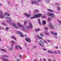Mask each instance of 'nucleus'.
<instances>
[{
    "instance_id": "13",
    "label": "nucleus",
    "mask_w": 61,
    "mask_h": 61,
    "mask_svg": "<svg viewBox=\"0 0 61 61\" xmlns=\"http://www.w3.org/2000/svg\"><path fill=\"white\" fill-rule=\"evenodd\" d=\"M11 39H14L16 41V38L14 36H11Z\"/></svg>"
},
{
    "instance_id": "2",
    "label": "nucleus",
    "mask_w": 61,
    "mask_h": 61,
    "mask_svg": "<svg viewBox=\"0 0 61 61\" xmlns=\"http://www.w3.org/2000/svg\"><path fill=\"white\" fill-rule=\"evenodd\" d=\"M42 15V14L40 13L38 14H35L34 15V17H31L30 19H34L36 18H39V17H40Z\"/></svg>"
},
{
    "instance_id": "59",
    "label": "nucleus",
    "mask_w": 61,
    "mask_h": 61,
    "mask_svg": "<svg viewBox=\"0 0 61 61\" xmlns=\"http://www.w3.org/2000/svg\"><path fill=\"white\" fill-rule=\"evenodd\" d=\"M34 61H37V60H34Z\"/></svg>"
},
{
    "instance_id": "30",
    "label": "nucleus",
    "mask_w": 61,
    "mask_h": 61,
    "mask_svg": "<svg viewBox=\"0 0 61 61\" xmlns=\"http://www.w3.org/2000/svg\"><path fill=\"white\" fill-rule=\"evenodd\" d=\"M37 47V46H34L33 47V49H35V48H36Z\"/></svg>"
},
{
    "instance_id": "5",
    "label": "nucleus",
    "mask_w": 61,
    "mask_h": 61,
    "mask_svg": "<svg viewBox=\"0 0 61 61\" xmlns=\"http://www.w3.org/2000/svg\"><path fill=\"white\" fill-rule=\"evenodd\" d=\"M31 4L32 5L35 4V5H39V3L38 2H37L36 0L32 1L31 2Z\"/></svg>"
},
{
    "instance_id": "44",
    "label": "nucleus",
    "mask_w": 61,
    "mask_h": 61,
    "mask_svg": "<svg viewBox=\"0 0 61 61\" xmlns=\"http://www.w3.org/2000/svg\"><path fill=\"white\" fill-rule=\"evenodd\" d=\"M41 18H45V16H42L41 17Z\"/></svg>"
},
{
    "instance_id": "57",
    "label": "nucleus",
    "mask_w": 61,
    "mask_h": 61,
    "mask_svg": "<svg viewBox=\"0 0 61 61\" xmlns=\"http://www.w3.org/2000/svg\"><path fill=\"white\" fill-rule=\"evenodd\" d=\"M6 47H7V48H8L9 47V46H7Z\"/></svg>"
},
{
    "instance_id": "62",
    "label": "nucleus",
    "mask_w": 61,
    "mask_h": 61,
    "mask_svg": "<svg viewBox=\"0 0 61 61\" xmlns=\"http://www.w3.org/2000/svg\"><path fill=\"white\" fill-rule=\"evenodd\" d=\"M25 46H26V45H25Z\"/></svg>"
},
{
    "instance_id": "38",
    "label": "nucleus",
    "mask_w": 61,
    "mask_h": 61,
    "mask_svg": "<svg viewBox=\"0 0 61 61\" xmlns=\"http://www.w3.org/2000/svg\"><path fill=\"white\" fill-rule=\"evenodd\" d=\"M27 22H26L24 21V25H26V24Z\"/></svg>"
},
{
    "instance_id": "27",
    "label": "nucleus",
    "mask_w": 61,
    "mask_h": 61,
    "mask_svg": "<svg viewBox=\"0 0 61 61\" xmlns=\"http://www.w3.org/2000/svg\"><path fill=\"white\" fill-rule=\"evenodd\" d=\"M38 21L39 22V23L40 25H41V22H40V20L39 19H38Z\"/></svg>"
},
{
    "instance_id": "16",
    "label": "nucleus",
    "mask_w": 61,
    "mask_h": 61,
    "mask_svg": "<svg viewBox=\"0 0 61 61\" xmlns=\"http://www.w3.org/2000/svg\"><path fill=\"white\" fill-rule=\"evenodd\" d=\"M2 60L3 61H9V60L7 59L3 58L2 59Z\"/></svg>"
},
{
    "instance_id": "29",
    "label": "nucleus",
    "mask_w": 61,
    "mask_h": 61,
    "mask_svg": "<svg viewBox=\"0 0 61 61\" xmlns=\"http://www.w3.org/2000/svg\"><path fill=\"white\" fill-rule=\"evenodd\" d=\"M4 14H3V12L0 10V15H3Z\"/></svg>"
},
{
    "instance_id": "52",
    "label": "nucleus",
    "mask_w": 61,
    "mask_h": 61,
    "mask_svg": "<svg viewBox=\"0 0 61 61\" xmlns=\"http://www.w3.org/2000/svg\"><path fill=\"white\" fill-rule=\"evenodd\" d=\"M17 61H20V60H19V59H17Z\"/></svg>"
},
{
    "instance_id": "54",
    "label": "nucleus",
    "mask_w": 61,
    "mask_h": 61,
    "mask_svg": "<svg viewBox=\"0 0 61 61\" xmlns=\"http://www.w3.org/2000/svg\"><path fill=\"white\" fill-rule=\"evenodd\" d=\"M48 61H51V60H50V59H49L48 60Z\"/></svg>"
},
{
    "instance_id": "50",
    "label": "nucleus",
    "mask_w": 61,
    "mask_h": 61,
    "mask_svg": "<svg viewBox=\"0 0 61 61\" xmlns=\"http://www.w3.org/2000/svg\"><path fill=\"white\" fill-rule=\"evenodd\" d=\"M47 2H49V0H47Z\"/></svg>"
},
{
    "instance_id": "23",
    "label": "nucleus",
    "mask_w": 61,
    "mask_h": 61,
    "mask_svg": "<svg viewBox=\"0 0 61 61\" xmlns=\"http://www.w3.org/2000/svg\"><path fill=\"white\" fill-rule=\"evenodd\" d=\"M48 11L50 12H54V11L52 10H51L50 9H48Z\"/></svg>"
},
{
    "instance_id": "8",
    "label": "nucleus",
    "mask_w": 61,
    "mask_h": 61,
    "mask_svg": "<svg viewBox=\"0 0 61 61\" xmlns=\"http://www.w3.org/2000/svg\"><path fill=\"white\" fill-rule=\"evenodd\" d=\"M18 48L19 49H22V47L20 46V45H19L18 46V45H16L15 46V49H18Z\"/></svg>"
},
{
    "instance_id": "21",
    "label": "nucleus",
    "mask_w": 61,
    "mask_h": 61,
    "mask_svg": "<svg viewBox=\"0 0 61 61\" xmlns=\"http://www.w3.org/2000/svg\"><path fill=\"white\" fill-rule=\"evenodd\" d=\"M36 32H37L39 31H40V29L39 28L36 29L35 30Z\"/></svg>"
},
{
    "instance_id": "49",
    "label": "nucleus",
    "mask_w": 61,
    "mask_h": 61,
    "mask_svg": "<svg viewBox=\"0 0 61 61\" xmlns=\"http://www.w3.org/2000/svg\"><path fill=\"white\" fill-rule=\"evenodd\" d=\"M54 53L55 54H57V53L56 51H55L54 52Z\"/></svg>"
},
{
    "instance_id": "43",
    "label": "nucleus",
    "mask_w": 61,
    "mask_h": 61,
    "mask_svg": "<svg viewBox=\"0 0 61 61\" xmlns=\"http://www.w3.org/2000/svg\"><path fill=\"white\" fill-rule=\"evenodd\" d=\"M38 2H39L42 1V0H37Z\"/></svg>"
},
{
    "instance_id": "64",
    "label": "nucleus",
    "mask_w": 61,
    "mask_h": 61,
    "mask_svg": "<svg viewBox=\"0 0 61 61\" xmlns=\"http://www.w3.org/2000/svg\"><path fill=\"white\" fill-rule=\"evenodd\" d=\"M2 5V4H1L0 3V5Z\"/></svg>"
},
{
    "instance_id": "56",
    "label": "nucleus",
    "mask_w": 61,
    "mask_h": 61,
    "mask_svg": "<svg viewBox=\"0 0 61 61\" xmlns=\"http://www.w3.org/2000/svg\"><path fill=\"white\" fill-rule=\"evenodd\" d=\"M42 60V59H40V61H41Z\"/></svg>"
},
{
    "instance_id": "9",
    "label": "nucleus",
    "mask_w": 61,
    "mask_h": 61,
    "mask_svg": "<svg viewBox=\"0 0 61 61\" xmlns=\"http://www.w3.org/2000/svg\"><path fill=\"white\" fill-rule=\"evenodd\" d=\"M16 32L17 34H20V35L21 37H24L25 36L23 35V34H22V32L19 31H17Z\"/></svg>"
},
{
    "instance_id": "33",
    "label": "nucleus",
    "mask_w": 61,
    "mask_h": 61,
    "mask_svg": "<svg viewBox=\"0 0 61 61\" xmlns=\"http://www.w3.org/2000/svg\"><path fill=\"white\" fill-rule=\"evenodd\" d=\"M2 25H6L5 24L4 22H2Z\"/></svg>"
},
{
    "instance_id": "39",
    "label": "nucleus",
    "mask_w": 61,
    "mask_h": 61,
    "mask_svg": "<svg viewBox=\"0 0 61 61\" xmlns=\"http://www.w3.org/2000/svg\"><path fill=\"white\" fill-rule=\"evenodd\" d=\"M19 57H20V58H22V55H21L19 54Z\"/></svg>"
},
{
    "instance_id": "63",
    "label": "nucleus",
    "mask_w": 61,
    "mask_h": 61,
    "mask_svg": "<svg viewBox=\"0 0 61 61\" xmlns=\"http://www.w3.org/2000/svg\"><path fill=\"white\" fill-rule=\"evenodd\" d=\"M25 36H26V35H25Z\"/></svg>"
},
{
    "instance_id": "45",
    "label": "nucleus",
    "mask_w": 61,
    "mask_h": 61,
    "mask_svg": "<svg viewBox=\"0 0 61 61\" xmlns=\"http://www.w3.org/2000/svg\"><path fill=\"white\" fill-rule=\"evenodd\" d=\"M55 13L56 14H59V13L57 11H56L55 12Z\"/></svg>"
},
{
    "instance_id": "6",
    "label": "nucleus",
    "mask_w": 61,
    "mask_h": 61,
    "mask_svg": "<svg viewBox=\"0 0 61 61\" xmlns=\"http://www.w3.org/2000/svg\"><path fill=\"white\" fill-rule=\"evenodd\" d=\"M5 19H9L10 20H6V21H7V22L9 23H11V21H12L11 19L9 18L7 16L5 17Z\"/></svg>"
},
{
    "instance_id": "18",
    "label": "nucleus",
    "mask_w": 61,
    "mask_h": 61,
    "mask_svg": "<svg viewBox=\"0 0 61 61\" xmlns=\"http://www.w3.org/2000/svg\"><path fill=\"white\" fill-rule=\"evenodd\" d=\"M47 52V53H52V54H54V52H53L49 50Z\"/></svg>"
},
{
    "instance_id": "35",
    "label": "nucleus",
    "mask_w": 61,
    "mask_h": 61,
    "mask_svg": "<svg viewBox=\"0 0 61 61\" xmlns=\"http://www.w3.org/2000/svg\"><path fill=\"white\" fill-rule=\"evenodd\" d=\"M45 35H48V33L46 31L45 32Z\"/></svg>"
},
{
    "instance_id": "40",
    "label": "nucleus",
    "mask_w": 61,
    "mask_h": 61,
    "mask_svg": "<svg viewBox=\"0 0 61 61\" xmlns=\"http://www.w3.org/2000/svg\"><path fill=\"white\" fill-rule=\"evenodd\" d=\"M54 35H55V36H57V33H54Z\"/></svg>"
},
{
    "instance_id": "24",
    "label": "nucleus",
    "mask_w": 61,
    "mask_h": 61,
    "mask_svg": "<svg viewBox=\"0 0 61 61\" xmlns=\"http://www.w3.org/2000/svg\"><path fill=\"white\" fill-rule=\"evenodd\" d=\"M7 3L9 4L10 5H11V2H10V1H9V0H8L7 1Z\"/></svg>"
},
{
    "instance_id": "12",
    "label": "nucleus",
    "mask_w": 61,
    "mask_h": 61,
    "mask_svg": "<svg viewBox=\"0 0 61 61\" xmlns=\"http://www.w3.org/2000/svg\"><path fill=\"white\" fill-rule=\"evenodd\" d=\"M4 15L5 16H6V15L7 16H10V14L7 12H5L4 13Z\"/></svg>"
},
{
    "instance_id": "10",
    "label": "nucleus",
    "mask_w": 61,
    "mask_h": 61,
    "mask_svg": "<svg viewBox=\"0 0 61 61\" xmlns=\"http://www.w3.org/2000/svg\"><path fill=\"white\" fill-rule=\"evenodd\" d=\"M24 15H25V16H26V17H27V18H29L30 17V16H31V14H28L27 13H24Z\"/></svg>"
},
{
    "instance_id": "41",
    "label": "nucleus",
    "mask_w": 61,
    "mask_h": 61,
    "mask_svg": "<svg viewBox=\"0 0 61 61\" xmlns=\"http://www.w3.org/2000/svg\"><path fill=\"white\" fill-rule=\"evenodd\" d=\"M43 42H44V43H46V44H48V43L47 42H46V41H45V40H44L43 41Z\"/></svg>"
},
{
    "instance_id": "32",
    "label": "nucleus",
    "mask_w": 61,
    "mask_h": 61,
    "mask_svg": "<svg viewBox=\"0 0 61 61\" xmlns=\"http://www.w3.org/2000/svg\"><path fill=\"white\" fill-rule=\"evenodd\" d=\"M4 56L5 57H6V58H8V56H7V55H4Z\"/></svg>"
},
{
    "instance_id": "20",
    "label": "nucleus",
    "mask_w": 61,
    "mask_h": 61,
    "mask_svg": "<svg viewBox=\"0 0 61 61\" xmlns=\"http://www.w3.org/2000/svg\"><path fill=\"white\" fill-rule=\"evenodd\" d=\"M52 20V18L51 17H49L48 18V19L47 20L48 21H51Z\"/></svg>"
},
{
    "instance_id": "22",
    "label": "nucleus",
    "mask_w": 61,
    "mask_h": 61,
    "mask_svg": "<svg viewBox=\"0 0 61 61\" xmlns=\"http://www.w3.org/2000/svg\"><path fill=\"white\" fill-rule=\"evenodd\" d=\"M46 23V22L45 21L43 20L42 21V25H45V24Z\"/></svg>"
},
{
    "instance_id": "25",
    "label": "nucleus",
    "mask_w": 61,
    "mask_h": 61,
    "mask_svg": "<svg viewBox=\"0 0 61 61\" xmlns=\"http://www.w3.org/2000/svg\"><path fill=\"white\" fill-rule=\"evenodd\" d=\"M0 50H1V51H2L4 52H6V51L4 49H0Z\"/></svg>"
},
{
    "instance_id": "31",
    "label": "nucleus",
    "mask_w": 61,
    "mask_h": 61,
    "mask_svg": "<svg viewBox=\"0 0 61 61\" xmlns=\"http://www.w3.org/2000/svg\"><path fill=\"white\" fill-rule=\"evenodd\" d=\"M40 36H42V37H44V35H43V33H41L40 34Z\"/></svg>"
},
{
    "instance_id": "55",
    "label": "nucleus",
    "mask_w": 61,
    "mask_h": 61,
    "mask_svg": "<svg viewBox=\"0 0 61 61\" xmlns=\"http://www.w3.org/2000/svg\"><path fill=\"white\" fill-rule=\"evenodd\" d=\"M56 49H58V47L57 46V47H56Z\"/></svg>"
},
{
    "instance_id": "42",
    "label": "nucleus",
    "mask_w": 61,
    "mask_h": 61,
    "mask_svg": "<svg viewBox=\"0 0 61 61\" xmlns=\"http://www.w3.org/2000/svg\"><path fill=\"white\" fill-rule=\"evenodd\" d=\"M43 49L44 51H46V50H47V49H45L44 48H43Z\"/></svg>"
},
{
    "instance_id": "26",
    "label": "nucleus",
    "mask_w": 61,
    "mask_h": 61,
    "mask_svg": "<svg viewBox=\"0 0 61 61\" xmlns=\"http://www.w3.org/2000/svg\"><path fill=\"white\" fill-rule=\"evenodd\" d=\"M11 43L12 44H15V42L14 41H11Z\"/></svg>"
},
{
    "instance_id": "4",
    "label": "nucleus",
    "mask_w": 61,
    "mask_h": 61,
    "mask_svg": "<svg viewBox=\"0 0 61 61\" xmlns=\"http://www.w3.org/2000/svg\"><path fill=\"white\" fill-rule=\"evenodd\" d=\"M40 42L41 43H42L43 44H41L40 42H38V44L39 45V46H43V47H45V43H44V42H43V41L42 40H40Z\"/></svg>"
},
{
    "instance_id": "37",
    "label": "nucleus",
    "mask_w": 61,
    "mask_h": 61,
    "mask_svg": "<svg viewBox=\"0 0 61 61\" xmlns=\"http://www.w3.org/2000/svg\"><path fill=\"white\" fill-rule=\"evenodd\" d=\"M44 28L45 29H48V28H47V27L46 26H44Z\"/></svg>"
},
{
    "instance_id": "17",
    "label": "nucleus",
    "mask_w": 61,
    "mask_h": 61,
    "mask_svg": "<svg viewBox=\"0 0 61 61\" xmlns=\"http://www.w3.org/2000/svg\"><path fill=\"white\" fill-rule=\"evenodd\" d=\"M34 12L35 13H37L39 12V11H38V10H34Z\"/></svg>"
},
{
    "instance_id": "58",
    "label": "nucleus",
    "mask_w": 61,
    "mask_h": 61,
    "mask_svg": "<svg viewBox=\"0 0 61 61\" xmlns=\"http://www.w3.org/2000/svg\"><path fill=\"white\" fill-rule=\"evenodd\" d=\"M58 52L59 54H60V51H58Z\"/></svg>"
},
{
    "instance_id": "51",
    "label": "nucleus",
    "mask_w": 61,
    "mask_h": 61,
    "mask_svg": "<svg viewBox=\"0 0 61 61\" xmlns=\"http://www.w3.org/2000/svg\"><path fill=\"white\" fill-rule=\"evenodd\" d=\"M2 28H1V27L0 26V29H2Z\"/></svg>"
},
{
    "instance_id": "11",
    "label": "nucleus",
    "mask_w": 61,
    "mask_h": 61,
    "mask_svg": "<svg viewBox=\"0 0 61 61\" xmlns=\"http://www.w3.org/2000/svg\"><path fill=\"white\" fill-rule=\"evenodd\" d=\"M37 37L39 39H41V40H43V38L41 37L40 36L38 35H37Z\"/></svg>"
},
{
    "instance_id": "34",
    "label": "nucleus",
    "mask_w": 61,
    "mask_h": 61,
    "mask_svg": "<svg viewBox=\"0 0 61 61\" xmlns=\"http://www.w3.org/2000/svg\"><path fill=\"white\" fill-rule=\"evenodd\" d=\"M14 44H13V43H12L11 44V46L10 47H12L13 48V47L14 46Z\"/></svg>"
},
{
    "instance_id": "48",
    "label": "nucleus",
    "mask_w": 61,
    "mask_h": 61,
    "mask_svg": "<svg viewBox=\"0 0 61 61\" xmlns=\"http://www.w3.org/2000/svg\"><path fill=\"white\" fill-rule=\"evenodd\" d=\"M43 59L44 61H46V60L45 58H44Z\"/></svg>"
},
{
    "instance_id": "15",
    "label": "nucleus",
    "mask_w": 61,
    "mask_h": 61,
    "mask_svg": "<svg viewBox=\"0 0 61 61\" xmlns=\"http://www.w3.org/2000/svg\"><path fill=\"white\" fill-rule=\"evenodd\" d=\"M25 40L27 42H29L31 41L30 39L29 38H26Z\"/></svg>"
},
{
    "instance_id": "3",
    "label": "nucleus",
    "mask_w": 61,
    "mask_h": 61,
    "mask_svg": "<svg viewBox=\"0 0 61 61\" xmlns=\"http://www.w3.org/2000/svg\"><path fill=\"white\" fill-rule=\"evenodd\" d=\"M47 14L48 16H51L52 18H56V15L53 13L51 12H47Z\"/></svg>"
},
{
    "instance_id": "28",
    "label": "nucleus",
    "mask_w": 61,
    "mask_h": 61,
    "mask_svg": "<svg viewBox=\"0 0 61 61\" xmlns=\"http://www.w3.org/2000/svg\"><path fill=\"white\" fill-rule=\"evenodd\" d=\"M57 9L58 10V11H60V8L59 6L57 7Z\"/></svg>"
},
{
    "instance_id": "36",
    "label": "nucleus",
    "mask_w": 61,
    "mask_h": 61,
    "mask_svg": "<svg viewBox=\"0 0 61 61\" xmlns=\"http://www.w3.org/2000/svg\"><path fill=\"white\" fill-rule=\"evenodd\" d=\"M51 34H52V35H54V33H55L54 32L52 31H51Z\"/></svg>"
},
{
    "instance_id": "7",
    "label": "nucleus",
    "mask_w": 61,
    "mask_h": 61,
    "mask_svg": "<svg viewBox=\"0 0 61 61\" xmlns=\"http://www.w3.org/2000/svg\"><path fill=\"white\" fill-rule=\"evenodd\" d=\"M49 27L51 29H54V27L51 23H50L49 24Z\"/></svg>"
},
{
    "instance_id": "46",
    "label": "nucleus",
    "mask_w": 61,
    "mask_h": 61,
    "mask_svg": "<svg viewBox=\"0 0 61 61\" xmlns=\"http://www.w3.org/2000/svg\"><path fill=\"white\" fill-rule=\"evenodd\" d=\"M47 41L48 42H51V41H50V40H47Z\"/></svg>"
},
{
    "instance_id": "14",
    "label": "nucleus",
    "mask_w": 61,
    "mask_h": 61,
    "mask_svg": "<svg viewBox=\"0 0 61 61\" xmlns=\"http://www.w3.org/2000/svg\"><path fill=\"white\" fill-rule=\"evenodd\" d=\"M5 17V16L3 14H1L0 15V18H1V19H4Z\"/></svg>"
},
{
    "instance_id": "47",
    "label": "nucleus",
    "mask_w": 61,
    "mask_h": 61,
    "mask_svg": "<svg viewBox=\"0 0 61 61\" xmlns=\"http://www.w3.org/2000/svg\"><path fill=\"white\" fill-rule=\"evenodd\" d=\"M6 30H8V27H6Z\"/></svg>"
},
{
    "instance_id": "61",
    "label": "nucleus",
    "mask_w": 61,
    "mask_h": 61,
    "mask_svg": "<svg viewBox=\"0 0 61 61\" xmlns=\"http://www.w3.org/2000/svg\"><path fill=\"white\" fill-rule=\"evenodd\" d=\"M35 41H36L37 43L38 42H37V41H36V40Z\"/></svg>"
},
{
    "instance_id": "19",
    "label": "nucleus",
    "mask_w": 61,
    "mask_h": 61,
    "mask_svg": "<svg viewBox=\"0 0 61 61\" xmlns=\"http://www.w3.org/2000/svg\"><path fill=\"white\" fill-rule=\"evenodd\" d=\"M13 48L12 47H10L9 49V50L10 51H12Z\"/></svg>"
},
{
    "instance_id": "1",
    "label": "nucleus",
    "mask_w": 61,
    "mask_h": 61,
    "mask_svg": "<svg viewBox=\"0 0 61 61\" xmlns=\"http://www.w3.org/2000/svg\"><path fill=\"white\" fill-rule=\"evenodd\" d=\"M29 25H26L24 26H23V25H21V24L20 23L18 22L17 23V26H16V24H14L13 23H12V25L16 29H17L18 28H21L22 27L23 29H22V30L24 32H26L27 30H26V29H29V28H33V25H32L30 22H29Z\"/></svg>"
},
{
    "instance_id": "60",
    "label": "nucleus",
    "mask_w": 61,
    "mask_h": 61,
    "mask_svg": "<svg viewBox=\"0 0 61 61\" xmlns=\"http://www.w3.org/2000/svg\"><path fill=\"white\" fill-rule=\"evenodd\" d=\"M1 41V38H0V41Z\"/></svg>"
},
{
    "instance_id": "53",
    "label": "nucleus",
    "mask_w": 61,
    "mask_h": 61,
    "mask_svg": "<svg viewBox=\"0 0 61 61\" xmlns=\"http://www.w3.org/2000/svg\"><path fill=\"white\" fill-rule=\"evenodd\" d=\"M54 37L55 38H57V37H56V36H54Z\"/></svg>"
}]
</instances>
